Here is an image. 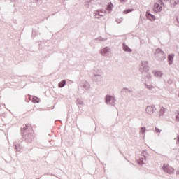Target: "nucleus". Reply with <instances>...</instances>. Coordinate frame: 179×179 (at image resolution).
I'll list each match as a JSON object with an SVG mask.
<instances>
[{
  "instance_id": "nucleus-13",
  "label": "nucleus",
  "mask_w": 179,
  "mask_h": 179,
  "mask_svg": "<svg viewBox=\"0 0 179 179\" xmlns=\"http://www.w3.org/2000/svg\"><path fill=\"white\" fill-rule=\"evenodd\" d=\"M179 1V0H171V5H177L178 2Z\"/></svg>"
},
{
  "instance_id": "nucleus-15",
  "label": "nucleus",
  "mask_w": 179,
  "mask_h": 179,
  "mask_svg": "<svg viewBox=\"0 0 179 179\" xmlns=\"http://www.w3.org/2000/svg\"><path fill=\"white\" fill-rule=\"evenodd\" d=\"M124 51H128L129 52H131V48H128L127 46L124 47Z\"/></svg>"
},
{
  "instance_id": "nucleus-17",
  "label": "nucleus",
  "mask_w": 179,
  "mask_h": 179,
  "mask_svg": "<svg viewBox=\"0 0 179 179\" xmlns=\"http://www.w3.org/2000/svg\"><path fill=\"white\" fill-rule=\"evenodd\" d=\"M176 121H179V112L176 115Z\"/></svg>"
},
{
  "instance_id": "nucleus-23",
  "label": "nucleus",
  "mask_w": 179,
  "mask_h": 179,
  "mask_svg": "<svg viewBox=\"0 0 179 179\" xmlns=\"http://www.w3.org/2000/svg\"><path fill=\"white\" fill-rule=\"evenodd\" d=\"M36 1H38V0H36Z\"/></svg>"
},
{
  "instance_id": "nucleus-16",
  "label": "nucleus",
  "mask_w": 179,
  "mask_h": 179,
  "mask_svg": "<svg viewBox=\"0 0 179 179\" xmlns=\"http://www.w3.org/2000/svg\"><path fill=\"white\" fill-rule=\"evenodd\" d=\"M132 10H133L132 9H131V10H126L124 11V13H126V14L127 13H129V12H132Z\"/></svg>"
},
{
  "instance_id": "nucleus-22",
  "label": "nucleus",
  "mask_w": 179,
  "mask_h": 179,
  "mask_svg": "<svg viewBox=\"0 0 179 179\" xmlns=\"http://www.w3.org/2000/svg\"><path fill=\"white\" fill-rule=\"evenodd\" d=\"M126 0H121L122 2H125Z\"/></svg>"
},
{
  "instance_id": "nucleus-4",
  "label": "nucleus",
  "mask_w": 179,
  "mask_h": 179,
  "mask_svg": "<svg viewBox=\"0 0 179 179\" xmlns=\"http://www.w3.org/2000/svg\"><path fill=\"white\" fill-rule=\"evenodd\" d=\"M154 111H155V108L153 106H148L146 108V113L150 115H151V114H152Z\"/></svg>"
},
{
  "instance_id": "nucleus-8",
  "label": "nucleus",
  "mask_w": 179,
  "mask_h": 179,
  "mask_svg": "<svg viewBox=\"0 0 179 179\" xmlns=\"http://www.w3.org/2000/svg\"><path fill=\"white\" fill-rule=\"evenodd\" d=\"M168 59H169V64L171 65L174 59V55H169L168 57Z\"/></svg>"
},
{
  "instance_id": "nucleus-1",
  "label": "nucleus",
  "mask_w": 179,
  "mask_h": 179,
  "mask_svg": "<svg viewBox=\"0 0 179 179\" xmlns=\"http://www.w3.org/2000/svg\"><path fill=\"white\" fill-rule=\"evenodd\" d=\"M162 169L164 171H165V173H168V174H173V173H174V168L169 166L168 164H164Z\"/></svg>"
},
{
  "instance_id": "nucleus-6",
  "label": "nucleus",
  "mask_w": 179,
  "mask_h": 179,
  "mask_svg": "<svg viewBox=\"0 0 179 179\" xmlns=\"http://www.w3.org/2000/svg\"><path fill=\"white\" fill-rule=\"evenodd\" d=\"M146 17L149 19V20H150L151 22H153L154 20H155L156 17H155V16L150 13H149V11H148L146 13Z\"/></svg>"
},
{
  "instance_id": "nucleus-21",
  "label": "nucleus",
  "mask_w": 179,
  "mask_h": 179,
  "mask_svg": "<svg viewBox=\"0 0 179 179\" xmlns=\"http://www.w3.org/2000/svg\"><path fill=\"white\" fill-rule=\"evenodd\" d=\"M178 142L179 143V136H178Z\"/></svg>"
},
{
  "instance_id": "nucleus-5",
  "label": "nucleus",
  "mask_w": 179,
  "mask_h": 179,
  "mask_svg": "<svg viewBox=\"0 0 179 179\" xmlns=\"http://www.w3.org/2000/svg\"><path fill=\"white\" fill-rule=\"evenodd\" d=\"M153 9H154L155 12H161L162 11V6L158 3H155L154 5V8Z\"/></svg>"
},
{
  "instance_id": "nucleus-11",
  "label": "nucleus",
  "mask_w": 179,
  "mask_h": 179,
  "mask_svg": "<svg viewBox=\"0 0 179 179\" xmlns=\"http://www.w3.org/2000/svg\"><path fill=\"white\" fill-rule=\"evenodd\" d=\"M32 101L33 103H40V99L37 96H33Z\"/></svg>"
},
{
  "instance_id": "nucleus-18",
  "label": "nucleus",
  "mask_w": 179,
  "mask_h": 179,
  "mask_svg": "<svg viewBox=\"0 0 179 179\" xmlns=\"http://www.w3.org/2000/svg\"><path fill=\"white\" fill-rule=\"evenodd\" d=\"M141 132H142L143 134H144V133H145V128H141Z\"/></svg>"
},
{
  "instance_id": "nucleus-9",
  "label": "nucleus",
  "mask_w": 179,
  "mask_h": 179,
  "mask_svg": "<svg viewBox=\"0 0 179 179\" xmlns=\"http://www.w3.org/2000/svg\"><path fill=\"white\" fill-rule=\"evenodd\" d=\"M106 10H108L109 12H111L113 10V3H109L108 5L106 7Z\"/></svg>"
},
{
  "instance_id": "nucleus-10",
  "label": "nucleus",
  "mask_w": 179,
  "mask_h": 179,
  "mask_svg": "<svg viewBox=\"0 0 179 179\" xmlns=\"http://www.w3.org/2000/svg\"><path fill=\"white\" fill-rule=\"evenodd\" d=\"M164 113H166V109L164 108V107L162 106L159 110V115H163Z\"/></svg>"
},
{
  "instance_id": "nucleus-19",
  "label": "nucleus",
  "mask_w": 179,
  "mask_h": 179,
  "mask_svg": "<svg viewBox=\"0 0 179 179\" xmlns=\"http://www.w3.org/2000/svg\"><path fill=\"white\" fill-rule=\"evenodd\" d=\"M155 131L157 132V133H160L161 132V131L159 129H157V128L155 129Z\"/></svg>"
},
{
  "instance_id": "nucleus-12",
  "label": "nucleus",
  "mask_w": 179,
  "mask_h": 179,
  "mask_svg": "<svg viewBox=\"0 0 179 179\" xmlns=\"http://www.w3.org/2000/svg\"><path fill=\"white\" fill-rule=\"evenodd\" d=\"M66 83V80H63L59 83V87H64Z\"/></svg>"
},
{
  "instance_id": "nucleus-14",
  "label": "nucleus",
  "mask_w": 179,
  "mask_h": 179,
  "mask_svg": "<svg viewBox=\"0 0 179 179\" xmlns=\"http://www.w3.org/2000/svg\"><path fill=\"white\" fill-rule=\"evenodd\" d=\"M155 76H159L160 77V76H162V73L160 71H156L155 73Z\"/></svg>"
},
{
  "instance_id": "nucleus-3",
  "label": "nucleus",
  "mask_w": 179,
  "mask_h": 179,
  "mask_svg": "<svg viewBox=\"0 0 179 179\" xmlns=\"http://www.w3.org/2000/svg\"><path fill=\"white\" fill-rule=\"evenodd\" d=\"M101 54H102L103 55H105V57H107V55L110 54V48H108V47L104 48L101 50Z\"/></svg>"
},
{
  "instance_id": "nucleus-20",
  "label": "nucleus",
  "mask_w": 179,
  "mask_h": 179,
  "mask_svg": "<svg viewBox=\"0 0 179 179\" xmlns=\"http://www.w3.org/2000/svg\"><path fill=\"white\" fill-rule=\"evenodd\" d=\"M23 129H24L26 131V129H27V126L24 127Z\"/></svg>"
},
{
  "instance_id": "nucleus-2",
  "label": "nucleus",
  "mask_w": 179,
  "mask_h": 179,
  "mask_svg": "<svg viewBox=\"0 0 179 179\" xmlns=\"http://www.w3.org/2000/svg\"><path fill=\"white\" fill-rule=\"evenodd\" d=\"M155 54L157 55L159 61H163L166 58V55L160 49H157Z\"/></svg>"
},
{
  "instance_id": "nucleus-7",
  "label": "nucleus",
  "mask_w": 179,
  "mask_h": 179,
  "mask_svg": "<svg viewBox=\"0 0 179 179\" xmlns=\"http://www.w3.org/2000/svg\"><path fill=\"white\" fill-rule=\"evenodd\" d=\"M106 101L108 103H110V101H112V103H114V101H115V100L114 99V97H113L110 95H107L106 99Z\"/></svg>"
}]
</instances>
